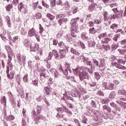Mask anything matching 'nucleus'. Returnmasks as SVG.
Instances as JSON below:
<instances>
[{
  "instance_id": "55",
  "label": "nucleus",
  "mask_w": 126,
  "mask_h": 126,
  "mask_svg": "<svg viewBox=\"0 0 126 126\" xmlns=\"http://www.w3.org/2000/svg\"><path fill=\"white\" fill-rule=\"evenodd\" d=\"M53 53L52 52H50L49 53V56L47 58L48 61H49V60H52V58L53 57Z\"/></svg>"
},
{
  "instance_id": "25",
  "label": "nucleus",
  "mask_w": 126,
  "mask_h": 126,
  "mask_svg": "<svg viewBox=\"0 0 126 126\" xmlns=\"http://www.w3.org/2000/svg\"><path fill=\"white\" fill-rule=\"evenodd\" d=\"M119 105H118L117 104H116L114 108L115 110H116V111H118V112H121V110H122V109L121 108V107L122 106V104L119 103Z\"/></svg>"
},
{
  "instance_id": "50",
  "label": "nucleus",
  "mask_w": 126,
  "mask_h": 126,
  "mask_svg": "<svg viewBox=\"0 0 126 126\" xmlns=\"http://www.w3.org/2000/svg\"><path fill=\"white\" fill-rule=\"evenodd\" d=\"M94 24H100V23H102V21L100 19H95L94 21Z\"/></svg>"
},
{
  "instance_id": "5",
  "label": "nucleus",
  "mask_w": 126,
  "mask_h": 126,
  "mask_svg": "<svg viewBox=\"0 0 126 126\" xmlns=\"http://www.w3.org/2000/svg\"><path fill=\"white\" fill-rule=\"evenodd\" d=\"M103 20L104 21V24L106 25H110L111 24V21L109 19V15L108 16V13L106 11L103 12Z\"/></svg>"
},
{
  "instance_id": "2",
  "label": "nucleus",
  "mask_w": 126,
  "mask_h": 126,
  "mask_svg": "<svg viewBox=\"0 0 126 126\" xmlns=\"http://www.w3.org/2000/svg\"><path fill=\"white\" fill-rule=\"evenodd\" d=\"M71 35L72 36H66V40L70 43H74L75 40L77 39V33H78V27L76 25L75 23H71Z\"/></svg>"
},
{
  "instance_id": "60",
  "label": "nucleus",
  "mask_w": 126,
  "mask_h": 126,
  "mask_svg": "<svg viewBox=\"0 0 126 126\" xmlns=\"http://www.w3.org/2000/svg\"><path fill=\"white\" fill-rule=\"evenodd\" d=\"M21 34L22 35H26V32H25L24 28H22L21 30Z\"/></svg>"
},
{
  "instance_id": "13",
  "label": "nucleus",
  "mask_w": 126,
  "mask_h": 126,
  "mask_svg": "<svg viewBox=\"0 0 126 126\" xmlns=\"http://www.w3.org/2000/svg\"><path fill=\"white\" fill-rule=\"evenodd\" d=\"M35 32H36L35 29H34V28H32L28 32V36L29 37H33V36L35 35Z\"/></svg>"
},
{
  "instance_id": "20",
  "label": "nucleus",
  "mask_w": 126,
  "mask_h": 126,
  "mask_svg": "<svg viewBox=\"0 0 126 126\" xmlns=\"http://www.w3.org/2000/svg\"><path fill=\"white\" fill-rule=\"evenodd\" d=\"M97 31L95 29V28H92L89 29V33L90 34H93V35L96 34Z\"/></svg>"
},
{
  "instance_id": "59",
  "label": "nucleus",
  "mask_w": 126,
  "mask_h": 126,
  "mask_svg": "<svg viewBox=\"0 0 126 126\" xmlns=\"http://www.w3.org/2000/svg\"><path fill=\"white\" fill-rule=\"evenodd\" d=\"M105 39L106 44H109V43H110L111 41H112V39L110 38L105 37Z\"/></svg>"
},
{
  "instance_id": "63",
  "label": "nucleus",
  "mask_w": 126,
  "mask_h": 126,
  "mask_svg": "<svg viewBox=\"0 0 126 126\" xmlns=\"http://www.w3.org/2000/svg\"><path fill=\"white\" fill-rule=\"evenodd\" d=\"M79 44L82 48H83L84 49H85V45L84 44V43H83V42L80 41Z\"/></svg>"
},
{
  "instance_id": "57",
  "label": "nucleus",
  "mask_w": 126,
  "mask_h": 126,
  "mask_svg": "<svg viewBox=\"0 0 126 126\" xmlns=\"http://www.w3.org/2000/svg\"><path fill=\"white\" fill-rule=\"evenodd\" d=\"M22 126H27V123L24 118L22 119Z\"/></svg>"
},
{
  "instance_id": "31",
  "label": "nucleus",
  "mask_w": 126,
  "mask_h": 126,
  "mask_svg": "<svg viewBox=\"0 0 126 126\" xmlns=\"http://www.w3.org/2000/svg\"><path fill=\"white\" fill-rule=\"evenodd\" d=\"M46 16L50 20H54V19H55V16H54L53 15H52L50 13H47L46 15Z\"/></svg>"
},
{
  "instance_id": "24",
  "label": "nucleus",
  "mask_w": 126,
  "mask_h": 126,
  "mask_svg": "<svg viewBox=\"0 0 126 126\" xmlns=\"http://www.w3.org/2000/svg\"><path fill=\"white\" fill-rule=\"evenodd\" d=\"M94 78L96 80H99L101 78V75L98 72H94Z\"/></svg>"
},
{
  "instance_id": "17",
  "label": "nucleus",
  "mask_w": 126,
  "mask_h": 126,
  "mask_svg": "<svg viewBox=\"0 0 126 126\" xmlns=\"http://www.w3.org/2000/svg\"><path fill=\"white\" fill-rule=\"evenodd\" d=\"M103 108V110H106L107 111V112H108L109 113H111V107H109V106L107 105H105L103 106H102Z\"/></svg>"
},
{
  "instance_id": "44",
  "label": "nucleus",
  "mask_w": 126,
  "mask_h": 126,
  "mask_svg": "<svg viewBox=\"0 0 126 126\" xmlns=\"http://www.w3.org/2000/svg\"><path fill=\"white\" fill-rule=\"evenodd\" d=\"M65 98L66 99V100H71V101H72V102H74V99L72 98L71 96H68L67 95H65Z\"/></svg>"
},
{
  "instance_id": "49",
  "label": "nucleus",
  "mask_w": 126,
  "mask_h": 126,
  "mask_svg": "<svg viewBox=\"0 0 126 126\" xmlns=\"http://www.w3.org/2000/svg\"><path fill=\"white\" fill-rule=\"evenodd\" d=\"M110 48V46L109 45H105V44L102 45V49H104V51H108V49Z\"/></svg>"
},
{
  "instance_id": "18",
  "label": "nucleus",
  "mask_w": 126,
  "mask_h": 126,
  "mask_svg": "<svg viewBox=\"0 0 126 126\" xmlns=\"http://www.w3.org/2000/svg\"><path fill=\"white\" fill-rule=\"evenodd\" d=\"M106 37H107V32L101 33L98 35V38L100 39L106 38Z\"/></svg>"
},
{
  "instance_id": "19",
  "label": "nucleus",
  "mask_w": 126,
  "mask_h": 126,
  "mask_svg": "<svg viewBox=\"0 0 126 126\" xmlns=\"http://www.w3.org/2000/svg\"><path fill=\"white\" fill-rule=\"evenodd\" d=\"M81 37L83 40H87L88 39V36H87L86 32H82L81 34Z\"/></svg>"
},
{
  "instance_id": "3",
  "label": "nucleus",
  "mask_w": 126,
  "mask_h": 126,
  "mask_svg": "<svg viewBox=\"0 0 126 126\" xmlns=\"http://www.w3.org/2000/svg\"><path fill=\"white\" fill-rule=\"evenodd\" d=\"M117 58L115 56H114L112 58V61L111 63V65L112 66H116L117 68H118L119 69H126V67L122 64H125V61L123 59H118L117 62Z\"/></svg>"
},
{
  "instance_id": "40",
  "label": "nucleus",
  "mask_w": 126,
  "mask_h": 126,
  "mask_svg": "<svg viewBox=\"0 0 126 126\" xmlns=\"http://www.w3.org/2000/svg\"><path fill=\"white\" fill-rule=\"evenodd\" d=\"M121 55H125L126 53V49H118Z\"/></svg>"
},
{
  "instance_id": "28",
  "label": "nucleus",
  "mask_w": 126,
  "mask_h": 126,
  "mask_svg": "<svg viewBox=\"0 0 126 126\" xmlns=\"http://www.w3.org/2000/svg\"><path fill=\"white\" fill-rule=\"evenodd\" d=\"M65 66L66 67V69H68L69 72H71V68H70V63H66L65 64Z\"/></svg>"
},
{
  "instance_id": "38",
  "label": "nucleus",
  "mask_w": 126,
  "mask_h": 126,
  "mask_svg": "<svg viewBox=\"0 0 126 126\" xmlns=\"http://www.w3.org/2000/svg\"><path fill=\"white\" fill-rule=\"evenodd\" d=\"M60 70H62L63 74H64L65 75H67L68 74V70L67 69H65L64 70V71L63 70V68L62 67V66L60 67Z\"/></svg>"
},
{
  "instance_id": "56",
  "label": "nucleus",
  "mask_w": 126,
  "mask_h": 126,
  "mask_svg": "<svg viewBox=\"0 0 126 126\" xmlns=\"http://www.w3.org/2000/svg\"><path fill=\"white\" fill-rule=\"evenodd\" d=\"M1 101L2 102V103H6V97L4 95L2 97Z\"/></svg>"
},
{
  "instance_id": "45",
  "label": "nucleus",
  "mask_w": 126,
  "mask_h": 126,
  "mask_svg": "<svg viewBox=\"0 0 126 126\" xmlns=\"http://www.w3.org/2000/svg\"><path fill=\"white\" fill-rule=\"evenodd\" d=\"M72 8L73 10V14H75L78 11V7H72Z\"/></svg>"
},
{
  "instance_id": "15",
  "label": "nucleus",
  "mask_w": 126,
  "mask_h": 126,
  "mask_svg": "<svg viewBox=\"0 0 126 126\" xmlns=\"http://www.w3.org/2000/svg\"><path fill=\"white\" fill-rule=\"evenodd\" d=\"M44 90L46 95H50V93L52 92V89L49 87H45Z\"/></svg>"
},
{
  "instance_id": "4",
  "label": "nucleus",
  "mask_w": 126,
  "mask_h": 126,
  "mask_svg": "<svg viewBox=\"0 0 126 126\" xmlns=\"http://www.w3.org/2000/svg\"><path fill=\"white\" fill-rule=\"evenodd\" d=\"M32 118L35 122H39L40 120H44V119L43 115L37 114L35 110L32 111Z\"/></svg>"
},
{
  "instance_id": "52",
  "label": "nucleus",
  "mask_w": 126,
  "mask_h": 126,
  "mask_svg": "<svg viewBox=\"0 0 126 126\" xmlns=\"http://www.w3.org/2000/svg\"><path fill=\"white\" fill-rule=\"evenodd\" d=\"M57 112H58V113H61L62 114L63 113V108L62 107H58L57 108Z\"/></svg>"
},
{
  "instance_id": "53",
  "label": "nucleus",
  "mask_w": 126,
  "mask_h": 126,
  "mask_svg": "<svg viewBox=\"0 0 126 126\" xmlns=\"http://www.w3.org/2000/svg\"><path fill=\"white\" fill-rule=\"evenodd\" d=\"M93 62L96 66L99 67V62L96 59H93Z\"/></svg>"
},
{
  "instance_id": "41",
  "label": "nucleus",
  "mask_w": 126,
  "mask_h": 126,
  "mask_svg": "<svg viewBox=\"0 0 126 126\" xmlns=\"http://www.w3.org/2000/svg\"><path fill=\"white\" fill-rule=\"evenodd\" d=\"M23 81L25 83L28 82V74H26L25 75V76L23 77Z\"/></svg>"
},
{
  "instance_id": "29",
  "label": "nucleus",
  "mask_w": 126,
  "mask_h": 126,
  "mask_svg": "<svg viewBox=\"0 0 126 126\" xmlns=\"http://www.w3.org/2000/svg\"><path fill=\"white\" fill-rule=\"evenodd\" d=\"M30 45H31V43H30V41H29L28 39H26L25 40V44L24 46L26 48H29L30 46Z\"/></svg>"
},
{
  "instance_id": "10",
  "label": "nucleus",
  "mask_w": 126,
  "mask_h": 126,
  "mask_svg": "<svg viewBox=\"0 0 126 126\" xmlns=\"http://www.w3.org/2000/svg\"><path fill=\"white\" fill-rule=\"evenodd\" d=\"M97 6V4L95 3H92L91 4H90L88 7V11L89 12H92L94 11L95 8Z\"/></svg>"
},
{
  "instance_id": "32",
  "label": "nucleus",
  "mask_w": 126,
  "mask_h": 126,
  "mask_svg": "<svg viewBox=\"0 0 126 126\" xmlns=\"http://www.w3.org/2000/svg\"><path fill=\"white\" fill-rule=\"evenodd\" d=\"M19 63H23V62H25V57L23 56H20L19 57Z\"/></svg>"
},
{
  "instance_id": "35",
  "label": "nucleus",
  "mask_w": 126,
  "mask_h": 126,
  "mask_svg": "<svg viewBox=\"0 0 126 126\" xmlns=\"http://www.w3.org/2000/svg\"><path fill=\"white\" fill-rule=\"evenodd\" d=\"M118 26L119 25H117V24L116 23L113 24L110 27V29H112V30H115L116 28H118Z\"/></svg>"
},
{
  "instance_id": "36",
  "label": "nucleus",
  "mask_w": 126,
  "mask_h": 126,
  "mask_svg": "<svg viewBox=\"0 0 126 126\" xmlns=\"http://www.w3.org/2000/svg\"><path fill=\"white\" fill-rule=\"evenodd\" d=\"M121 37V34H115V36L113 38L114 41H115V42H118V39Z\"/></svg>"
},
{
  "instance_id": "39",
  "label": "nucleus",
  "mask_w": 126,
  "mask_h": 126,
  "mask_svg": "<svg viewBox=\"0 0 126 126\" xmlns=\"http://www.w3.org/2000/svg\"><path fill=\"white\" fill-rule=\"evenodd\" d=\"M49 1L50 2L51 6H56V0H49Z\"/></svg>"
},
{
  "instance_id": "6",
  "label": "nucleus",
  "mask_w": 126,
  "mask_h": 126,
  "mask_svg": "<svg viewBox=\"0 0 126 126\" xmlns=\"http://www.w3.org/2000/svg\"><path fill=\"white\" fill-rule=\"evenodd\" d=\"M58 23L62 27L65 26L66 23H67V19L64 17L61 18L58 20Z\"/></svg>"
},
{
  "instance_id": "64",
  "label": "nucleus",
  "mask_w": 126,
  "mask_h": 126,
  "mask_svg": "<svg viewBox=\"0 0 126 126\" xmlns=\"http://www.w3.org/2000/svg\"><path fill=\"white\" fill-rule=\"evenodd\" d=\"M12 2L13 4H14V5L16 6L17 5V4H18L19 2V0H13Z\"/></svg>"
},
{
  "instance_id": "8",
  "label": "nucleus",
  "mask_w": 126,
  "mask_h": 126,
  "mask_svg": "<svg viewBox=\"0 0 126 126\" xmlns=\"http://www.w3.org/2000/svg\"><path fill=\"white\" fill-rule=\"evenodd\" d=\"M58 46L62 49V50H66L67 52H68V49H69V47L64 44L63 41H61L58 43Z\"/></svg>"
},
{
  "instance_id": "33",
  "label": "nucleus",
  "mask_w": 126,
  "mask_h": 126,
  "mask_svg": "<svg viewBox=\"0 0 126 126\" xmlns=\"http://www.w3.org/2000/svg\"><path fill=\"white\" fill-rule=\"evenodd\" d=\"M52 54L53 56H54L55 58L56 59L59 58V54H58V52H57V50H53Z\"/></svg>"
},
{
  "instance_id": "51",
  "label": "nucleus",
  "mask_w": 126,
  "mask_h": 126,
  "mask_svg": "<svg viewBox=\"0 0 126 126\" xmlns=\"http://www.w3.org/2000/svg\"><path fill=\"white\" fill-rule=\"evenodd\" d=\"M35 17L37 18V19H40L42 18V14L41 13H38L36 14Z\"/></svg>"
},
{
  "instance_id": "9",
  "label": "nucleus",
  "mask_w": 126,
  "mask_h": 126,
  "mask_svg": "<svg viewBox=\"0 0 126 126\" xmlns=\"http://www.w3.org/2000/svg\"><path fill=\"white\" fill-rule=\"evenodd\" d=\"M31 52L39 51V45H36L35 43H32L31 44Z\"/></svg>"
},
{
  "instance_id": "62",
  "label": "nucleus",
  "mask_w": 126,
  "mask_h": 126,
  "mask_svg": "<svg viewBox=\"0 0 126 126\" xmlns=\"http://www.w3.org/2000/svg\"><path fill=\"white\" fill-rule=\"evenodd\" d=\"M87 121H88V119L86 118V117H83V120L82 121V123H83V124H85V125H86L87 124Z\"/></svg>"
},
{
  "instance_id": "54",
  "label": "nucleus",
  "mask_w": 126,
  "mask_h": 126,
  "mask_svg": "<svg viewBox=\"0 0 126 126\" xmlns=\"http://www.w3.org/2000/svg\"><path fill=\"white\" fill-rule=\"evenodd\" d=\"M72 20H73L74 21H72L71 23H75V24H76L77 21L79 20V17H78L77 18L73 19Z\"/></svg>"
},
{
  "instance_id": "16",
  "label": "nucleus",
  "mask_w": 126,
  "mask_h": 126,
  "mask_svg": "<svg viewBox=\"0 0 126 126\" xmlns=\"http://www.w3.org/2000/svg\"><path fill=\"white\" fill-rule=\"evenodd\" d=\"M106 65V63H105V59H100V61L99 63V65H98V67H103Z\"/></svg>"
},
{
  "instance_id": "37",
  "label": "nucleus",
  "mask_w": 126,
  "mask_h": 126,
  "mask_svg": "<svg viewBox=\"0 0 126 126\" xmlns=\"http://www.w3.org/2000/svg\"><path fill=\"white\" fill-rule=\"evenodd\" d=\"M110 98H111L112 99H115V98H116V92H112L110 93Z\"/></svg>"
},
{
  "instance_id": "23",
  "label": "nucleus",
  "mask_w": 126,
  "mask_h": 126,
  "mask_svg": "<svg viewBox=\"0 0 126 126\" xmlns=\"http://www.w3.org/2000/svg\"><path fill=\"white\" fill-rule=\"evenodd\" d=\"M71 53L77 56H80V53L78 51L73 48H71Z\"/></svg>"
},
{
  "instance_id": "22",
  "label": "nucleus",
  "mask_w": 126,
  "mask_h": 126,
  "mask_svg": "<svg viewBox=\"0 0 126 126\" xmlns=\"http://www.w3.org/2000/svg\"><path fill=\"white\" fill-rule=\"evenodd\" d=\"M13 5L12 4H8L6 7V10L7 11H10V9L13 8Z\"/></svg>"
},
{
  "instance_id": "21",
  "label": "nucleus",
  "mask_w": 126,
  "mask_h": 126,
  "mask_svg": "<svg viewBox=\"0 0 126 126\" xmlns=\"http://www.w3.org/2000/svg\"><path fill=\"white\" fill-rule=\"evenodd\" d=\"M14 119H15V117H14V116L12 115H9L6 118V121L11 122V121H13V120H14Z\"/></svg>"
},
{
  "instance_id": "47",
  "label": "nucleus",
  "mask_w": 126,
  "mask_h": 126,
  "mask_svg": "<svg viewBox=\"0 0 126 126\" xmlns=\"http://www.w3.org/2000/svg\"><path fill=\"white\" fill-rule=\"evenodd\" d=\"M122 15H123V11H119L118 13H116L117 18H120Z\"/></svg>"
},
{
  "instance_id": "48",
  "label": "nucleus",
  "mask_w": 126,
  "mask_h": 126,
  "mask_svg": "<svg viewBox=\"0 0 126 126\" xmlns=\"http://www.w3.org/2000/svg\"><path fill=\"white\" fill-rule=\"evenodd\" d=\"M84 100H87L88 98L89 97V95H88V94L85 93L83 94Z\"/></svg>"
},
{
  "instance_id": "61",
  "label": "nucleus",
  "mask_w": 126,
  "mask_h": 126,
  "mask_svg": "<svg viewBox=\"0 0 126 126\" xmlns=\"http://www.w3.org/2000/svg\"><path fill=\"white\" fill-rule=\"evenodd\" d=\"M53 44L52 45H54V46H57L58 45V40L56 39H54L53 40Z\"/></svg>"
},
{
  "instance_id": "30",
  "label": "nucleus",
  "mask_w": 126,
  "mask_h": 126,
  "mask_svg": "<svg viewBox=\"0 0 126 126\" xmlns=\"http://www.w3.org/2000/svg\"><path fill=\"white\" fill-rule=\"evenodd\" d=\"M41 112H42V108H41V106L37 105L36 107L37 115H39V114H41Z\"/></svg>"
},
{
  "instance_id": "42",
  "label": "nucleus",
  "mask_w": 126,
  "mask_h": 126,
  "mask_svg": "<svg viewBox=\"0 0 126 126\" xmlns=\"http://www.w3.org/2000/svg\"><path fill=\"white\" fill-rule=\"evenodd\" d=\"M94 22L90 21L88 23V26H89L90 28H92V27H94Z\"/></svg>"
},
{
  "instance_id": "11",
  "label": "nucleus",
  "mask_w": 126,
  "mask_h": 126,
  "mask_svg": "<svg viewBox=\"0 0 126 126\" xmlns=\"http://www.w3.org/2000/svg\"><path fill=\"white\" fill-rule=\"evenodd\" d=\"M6 73L7 78H8L9 79L12 80V79L14 78V71H11L9 73V71H6Z\"/></svg>"
},
{
  "instance_id": "58",
  "label": "nucleus",
  "mask_w": 126,
  "mask_h": 126,
  "mask_svg": "<svg viewBox=\"0 0 126 126\" xmlns=\"http://www.w3.org/2000/svg\"><path fill=\"white\" fill-rule=\"evenodd\" d=\"M96 94H97V95H98L99 96H104V93H103V92H102V91H98V92L96 93Z\"/></svg>"
},
{
  "instance_id": "26",
  "label": "nucleus",
  "mask_w": 126,
  "mask_h": 126,
  "mask_svg": "<svg viewBox=\"0 0 126 126\" xmlns=\"http://www.w3.org/2000/svg\"><path fill=\"white\" fill-rule=\"evenodd\" d=\"M101 104H108V103H109V102H110V99L109 98H103L101 100Z\"/></svg>"
},
{
  "instance_id": "34",
  "label": "nucleus",
  "mask_w": 126,
  "mask_h": 126,
  "mask_svg": "<svg viewBox=\"0 0 126 126\" xmlns=\"http://www.w3.org/2000/svg\"><path fill=\"white\" fill-rule=\"evenodd\" d=\"M24 8V4L22 2H20L18 5V9L20 11H21V9Z\"/></svg>"
},
{
  "instance_id": "27",
  "label": "nucleus",
  "mask_w": 126,
  "mask_h": 126,
  "mask_svg": "<svg viewBox=\"0 0 126 126\" xmlns=\"http://www.w3.org/2000/svg\"><path fill=\"white\" fill-rule=\"evenodd\" d=\"M118 18L117 16V14H115L114 15H110L108 16V19H109V21H111L112 19H116V18Z\"/></svg>"
},
{
  "instance_id": "46",
  "label": "nucleus",
  "mask_w": 126,
  "mask_h": 126,
  "mask_svg": "<svg viewBox=\"0 0 126 126\" xmlns=\"http://www.w3.org/2000/svg\"><path fill=\"white\" fill-rule=\"evenodd\" d=\"M95 46V43L94 42L91 41L89 42V47L90 48H91L92 47H94Z\"/></svg>"
},
{
  "instance_id": "12",
  "label": "nucleus",
  "mask_w": 126,
  "mask_h": 126,
  "mask_svg": "<svg viewBox=\"0 0 126 126\" xmlns=\"http://www.w3.org/2000/svg\"><path fill=\"white\" fill-rule=\"evenodd\" d=\"M12 68H13V65H12V63H11L10 60H8L7 65L6 67V71H9V70H12Z\"/></svg>"
},
{
  "instance_id": "1",
  "label": "nucleus",
  "mask_w": 126,
  "mask_h": 126,
  "mask_svg": "<svg viewBox=\"0 0 126 126\" xmlns=\"http://www.w3.org/2000/svg\"><path fill=\"white\" fill-rule=\"evenodd\" d=\"M88 70V67H77L73 71L76 75H79L81 81L84 80V79H89L90 76L87 73Z\"/></svg>"
},
{
  "instance_id": "43",
  "label": "nucleus",
  "mask_w": 126,
  "mask_h": 126,
  "mask_svg": "<svg viewBox=\"0 0 126 126\" xmlns=\"http://www.w3.org/2000/svg\"><path fill=\"white\" fill-rule=\"evenodd\" d=\"M44 28L42 26V25L39 24V33L42 34L44 32Z\"/></svg>"
},
{
  "instance_id": "14",
  "label": "nucleus",
  "mask_w": 126,
  "mask_h": 126,
  "mask_svg": "<svg viewBox=\"0 0 126 126\" xmlns=\"http://www.w3.org/2000/svg\"><path fill=\"white\" fill-rule=\"evenodd\" d=\"M60 57L61 59H63V58H65V55H66V52L65 50H60Z\"/></svg>"
},
{
  "instance_id": "7",
  "label": "nucleus",
  "mask_w": 126,
  "mask_h": 126,
  "mask_svg": "<svg viewBox=\"0 0 126 126\" xmlns=\"http://www.w3.org/2000/svg\"><path fill=\"white\" fill-rule=\"evenodd\" d=\"M103 85L106 88V89H108L109 90H114V84L111 83V82H108V83H103Z\"/></svg>"
}]
</instances>
